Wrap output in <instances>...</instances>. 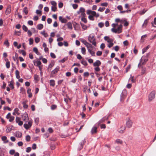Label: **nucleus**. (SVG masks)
<instances>
[{"label": "nucleus", "instance_id": "f257e3e1", "mask_svg": "<svg viewBox=\"0 0 156 156\" xmlns=\"http://www.w3.org/2000/svg\"><path fill=\"white\" fill-rule=\"evenodd\" d=\"M118 23H113L112 25L113 27L111 29V31L113 33L117 34H120L122 31V25H120L118 26L117 28L116 29V27L118 26Z\"/></svg>", "mask_w": 156, "mask_h": 156}, {"label": "nucleus", "instance_id": "f03ea898", "mask_svg": "<svg viewBox=\"0 0 156 156\" xmlns=\"http://www.w3.org/2000/svg\"><path fill=\"white\" fill-rule=\"evenodd\" d=\"M88 40L94 46H96V38L94 34H91L89 35L88 37Z\"/></svg>", "mask_w": 156, "mask_h": 156}, {"label": "nucleus", "instance_id": "7ed1b4c3", "mask_svg": "<svg viewBox=\"0 0 156 156\" xmlns=\"http://www.w3.org/2000/svg\"><path fill=\"white\" fill-rule=\"evenodd\" d=\"M87 14L88 15L91 14V16L98 18L99 16V14L98 13H96L94 11H92L90 10H88L87 11Z\"/></svg>", "mask_w": 156, "mask_h": 156}, {"label": "nucleus", "instance_id": "20e7f679", "mask_svg": "<svg viewBox=\"0 0 156 156\" xmlns=\"http://www.w3.org/2000/svg\"><path fill=\"white\" fill-rule=\"evenodd\" d=\"M148 60V59L147 58H145V57L144 56H142L140 60V62L138 65V66L139 67L140 66H141L144 65Z\"/></svg>", "mask_w": 156, "mask_h": 156}, {"label": "nucleus", "instance_id": "39448f33", "mask_svg": "<svg viewBox=\"0 0 156 156\" xmlns=\"http://www.w3.org/2000/svg\"><path fill=\"white\" fill-rule=\"evenodd\" d=\"M85 12V9L83 7H81L80 8L79 10L77 11V13L78 14H80L81 15L80 16V17H84L86 16V14Z\"/></svg>", "mask_w": 156, "mask_h": 156}, {"label": "nucleus", "instance_id": "423d86ee", "mask_svg": "<svg viewBox=\"0 0 156 156\" xmlns=\"http://www.w3.org/2000/svg\"><path fill=\"white\" fill-rule=\"evenodd\" d=\"M32 123V121H30L28 122V123H24L23 125V126L26 129L28 130L31 127Z\"/></svg>", "mask_w": 156, "mask_h": 156}, {"label": "nucleus", "instance_id": "0eeeda50", "mask_svg": "<svg viewBox=\"0 0 156 156\" xmlns=\"http://www.w3.org/2000/svg\"><path fill=\"white\" fill-rule=\"evenodd\" d=\"M155 92L154 91H153L150 93L148 96V100L149 101H151L155 98Z\"/></svg>", "mask_w": 156, "mask_h": 156}, {"label": "nucleus", "instance_id": "6e6552de", "mask_svg": "<svg viewBox=\"0 0 156 156\" xmlns=\"http://www.w3.org/2000/svg\"><path fill=\"white\" fill-rule=\"evenodd\" d=\"M51 4L52 5L51 7V10L52 11L55 12L57 10L56 5L57 3L55 1H52L51 2Z\"/></svg>", "mask_w": 156, "mask_h": 156}, {"label": "nucleus", "instance_id": "1a4fd4ad", "mask_svg": "<svg viewBox=\"0 0 156 156\" xmlns=\"http://www.w3.org/2000/svg\"><path fill=\"white\" fill-rule=\"evenodd\" d=\"M22 120L25 122H27L29 120L28 115L27 113H24L22 116Z\"/></svg>", "mask_w": 156, "mask_h": 156}, {"label": "nucleus", "instance_id": "9d476101", "mask_svg": "<svg viewBox=\"0 0 156 156\" xmlns=\"http://www.w3.org/2000/svg\"><path fill=\"white\" fill-rule=\"evenodd\" d=\"M127 94V92L126 90H124L122 91L121 94L120 98V101H122L125 98L126 94Z\"/></svg>", "mask_w": 156, "mask_h": 156}, {"label": "nucleus", "instance_id": "9b49d317", "mask_svg": "<svg viewBox=\"0 0 156 156\" xmlns=\"http://www.w3.org/2000/svg\"><path fill=\"white\" fill-rule=\"evenodd\" d=\"M59 67L57 66L51 72V77H53L54 75L59 70Z\"/></svg>", "mask_w": 156, "mask_h": 156}, {"label": "nucleus", "instance_id": "f8f14e48", "mask_svg": "<svg viewBox=\"0 0 156 156\" xmlns=\"http://www.w3.org/2000/svg\"><path fill=\"white\" fill-rule=\"evenodd\" d=\"M126 129V127L125 126L122 125L118 129V132L120 133H124V132Z\"/></svg>", "mask_w": 156, "mask_h": 156}, {"label": "nucleus", "instance_id": "ddd939ff", "mask_svg": "<svg viewBox=\"0 0 156 156\" xmlns=\"http://www.w3.org/2000/svg\"><path fill=\"white\" fill-rule=\"evenodd\" d=\"M133 124V122L129 118H128L126 122L127 127L128 128H131Z\"/></svg>", "mask_w": 156, "mask_h": 156}, {"label": "nucleus", "instance_id": "4468645a", "mask_svg": "<svg viewBox=\"0 0 156 156\" xmlns=\"http://www.w3.org/2000/svg\"><path fill=\"white\" fill-rule=\"evenodd\" d=\"M110 116V115H108V116H105L104 117L102 118L99 122L98 123L99 124H100L101 123L103 122H105V120H107L108 119L109 117Z\"/></svg>", "mask_w": 156, "mask_h": 156}, {"label": "nucleus", "instance_id": "2eb2a0df", "mask_svg": "<svg viewBox=\"0 0 156 156\" xmlns=\"http://www.w3.org/2000/svg\"><path fill=\"white\" fill-rule=\"evenodd\" d=\"M16 121L17 123H18L19 125L21 126L23 124V122L20 120V118L19 117H16Z\"/></svg>", "mask_w": 156, "mask_h": 156}, {"label": "nucleus", "instance_id": "dca6fc26", "mask_svg": "<svg viewBox=\"0 0 156 156\" xmlns=\"http://www.w3.org/2000/svg\"><path fill=\"white\" fill-rule=\"evenodd\" d=\"M104 39L108 43L113 42L114 40L110 38L108 36H106L104 37Z\"/></svg>", "mask_w": 156, "mask_h": 156}, {"label": "nucleus", "instance_id": "f3484780", "mask_svg": "<svg viewBox=\"0 0 156 156\" xmlns=\"http://www.w3.org/2000/svg\"><path fill=\"white\" fill-rule=\"evenodd\" d=\"M101 64V63L100 61L97 60L95 62L93 63V66L94 67L99 66Z\"/></svg>", "mask_w": 156, "mask_h": 156}, {"label": "nucleus", "instance_id": "a211bd4d", "mask_svg": "<svg viewBox=\"0 0 156 156\" xmlns=\"http://www.w3.org/2000/svg\"><path fill=\"white\" fill-rule=\"evenodd\" d=\"M59 20L62 23H66L67 21V20L65 18H63L61 16L59 17Z\"/></svg>", "mask_w": 156, "mask_h": 156}, {"label": "nucleus", "instance_id": "6ab92c4d", "mask_svg": "<svg viewBox=\"0 0 156 156\" xmlns=\"http://www.w3.org/2000/svg\"><path fill=\"white\" fill-rule=\"evenodd\" d=\"M15 136L16 137H18V138L21 137L22 136V133L21 132H20L19 131L16 132L15 133Z\"/></svg>", "mask_w": 156, "mask_h": 156}, {"label": "nucleus", "instance_id": "aec40b11", "mask_svg": "<svg viewBox=\"0 0 156 156\" xmlns=\"http://www.w3.org/2000/svg\"><path fill=\"white\" fill-rule=\"evenodd\" d=\"M28 102L27 100H26L23 101L22 102V105H23V107L24 109H27L28 107V105L26 103Z\"/></svg>", "mask_w": 156, "mask_h": 156}, {"label": "nucleus", "instance_id": "412c9836", "mask_svg": "<svg viewBox=\"0 0 156 156\" xmlns=\"http://www.w3.org/2000/svg\"><path fill=\"white\" fill-rule=\"evenodd\" d=\"M13 127V126H8L7 127L6 132L7 133H9L10 132V131L13 130L12 128Z\"/></svg>", "mask_w": 156, "mask_h": 156}, {"label": "nucleus", "instance_id": "4be33fe9", "mask_svg": "<svg viewBox=\"0 0 156 156\" xmlns=\"http://www.w3.org/2000/svg\"><path fill=\"white\" fill-rule=\"evenodd\" d=\"M85 142V140H83L82 142L80 144V146L78 148V149L79 150H81L83 148V145L84 144Z\"/></svg>", "mask_w": 156, "mask_h": 156}, {"label": "nucleus", "instance_id": "5701e85b", "mask_svg": "<svg viewBox=\"0 0 156 156\" xmlns=\"http://www.w3.org/2000/svg\"><path fill=\"white\" fill-rule=\"evenodd\" d=\"M1 139L2 141H4V143H6L8 142L9 141L7 140V137L5 136H2Z\"/></svg>", "mask_w": 156, "mask_h": 156}, {"label": "nucleus", "instance_id": "b1692460", "mask_svg": "<svg viewBox=\"0 0 156 156\" xmlns=\"http://www.w3.org/2000/svg\"><path fill=\"white\" fill-rule=\"evenodd\" d=\"M27 93L28 94V96L29 98H31L32 96V93H31V89L30 88H28L27 90Z\"/></svg>", "mask_w": 156, "mask_h": 156}, {"label": "nucleus", "instance_id": "393cba45", "mask_svg": "<svg viewBox=\"0 0 156 156\" xmlns=\"http://www.w3.org/2000/svg\"><path fill=\"white\" fill-rule=\"evenodd\" d=\"M97 127H93L91 130V133L92 134L95 133L97 132Z\"/></svg>", "mask_w": 156, "mask_h": 156}, {"label": "nucleus", "instance_id": "a878e982", "mask_svg": "<svg viewBox=\"0 0 156 156\" xmlns=\"http://www.w3.org/2000/svg\"><path fill=\"white\" fill-rule=\"evenodd\" d=\"M115 143L118 144H122L123 141L122 140L120 139H117L115 141Z\"/></svg>", "mask_w": 156, "mask_h": 156}, {"label": "nucleus", "instance_id": "bb28decb", "mask_svg": "<svg viewBox=\"0 0 156 156\" xmlns=\"http://www.w3.org/2000/svg\"><path fill=\"white\" fill-rule=\"evenodd\" d=\"M88 51L89 52V53L92 56H95V52L93 51L92 50V49H88Z\"/></svg>", "mask_w": 156, "mask_h": 156}, {"label": "nucleus", "instance_id": "cd10ccee", "mask_svg": "<svg viewBox=\"0 0 156 156\" xmlns=\"http://www.w3.org/2000/svg\"><path fill=\"white\" fill-rule=\"evenodd\" d=\"M149 20V19H146L145 20L144 23L142 25V27H146V26L148 23V20Z\"/></svg>", "mask_w": 156, "mask_h": 156}, {"label": "nucleus", "instance_id": "c85d7f7f", "mask_svg": "<svg viewBox=\"0 0 156 156\" xmlns=\"http://www.w3.org/2000/svg\"><path fill=\"white\" fill-rule=\"evenodd\" d=\"M150 45H148L146 48H144L142 49V53L143 54L145 53L147 50L150 48Z\"/></svg>", "mask_w": 156, "mask_h": 156}, {"label": "nucleus", "instance_id": "c756f323", "mask_svg": "<svg viewBox=\"0 0 156 156\" xmlns=\"http://www.w3.org/2000/svg\"><path fill=\"white\" fill-rule=\"evenodd\" d=\"M15 74H16V78L17 79H19L20 78V76L19 75L20 72L18 70H16V71Z\"/></svg>", "mask_w": 156, "mask_h": 156}, {"label": "nucleus", "instance_id": "7c9ffc66", "mask_svg": "<svg viewBox=\"0 0 156 156\" xmlns=\"http://www.w3.org/2000/svg\"><path fill=\"white\" fill-rule=\"evenodd\" d=\"M134 76H131L129 80V82H131L132 83H135V80L134 79Z\"/></svg>", "mask_w": 156, "mask_h": 156}, {"label": "nucleus", "instance_id": "2f4dec72", "mask_svg": "<svg viewBox=\"0 0 156 156\" xmlns=\"http://www.w3.org/2000/svg\"><path fill=\"white\" fill-rule=\"evenodd\" d=\"M33 51L37 55H40V53L38 51V49L36 47H34L33 48Z\"/></svg>", "mask_w": 156, "mask_h": 156}, {"label": "nucleus", "instance_id": "473e14b6", "mask_svg": "<svg viewBox=\"0 0 156 156\" xmlns=\"http://www.w3.org/2000/svg\"><path fill=\"white\" fill-rule=\"evenodd\" d=\"M37 28L39 30L42 29L43 27V25L42 24H38L37 26Z\"/></svg>", "mask_w": 156, "mask_h": 156}, {"label": "nucleus", "instance_id": "72a5a7b5", "mask_svg": "<svg viewBox=\"0 0 156 156\" xmlns=\"http://www.w3.org/2000/svg\"><path fill=\"white\" fill-rule=\"evenodd\" d=\"M14 82L13 81H11L9 84V86L11 87L12 89H13L14 88V86H13Z\"/></svg>", "mask_w": 156, "mask_h": 156}, {"label": "nucleus", "instance_id": "f704fd0d", "mask_svg": "<svg viewBox=\"0 0 156 156\" xmlns=\"http://www.w3.org/2000/svg\"><path fill=\"white\" fill-rule=\"evenodd\" d=\"M86 46L87 47L88 50V49H92L93 48V46L92 45L89 43L87 44Z\"/></svg>", "mask_w": 156, "mask_h": 156}, {"label": "nucleus", "instance_id": "c9c22d12", "mask_svg": "<svg viewBox=\"0 0 156 156\" xmlns=\"http://www.w3.org/2000/svg\"><path fill=\"white\" fill-rule=\"evenodd\" d=\"M50 85L51 86H54L55 85V81L54 80H50Z\"/></svg>", "mask_w": 156, "mask_h": 156}, {"label": "nucleus", "instance_id": "e433bc0d", "mask_svg": "<svg viewBox=\"0 0 156 156\" xmlns=\"http://www.w3.org/2000/svg\"><path fill=\"white\" fill-rule=\"evenodd\" d=\"M67 26L68 28L70 29H72L73 27H72V23L70 22H69L67 24Z\"/></svg>", "mask_w": 156, "mask_h": 156}, {"label": "nucleus", "instance_id": "4c0bfd02", "mask_svg": "<svg viewBox=\"0 0 156 156\" xmlns=\"http://www.w3.org/2000/svg\"><path fill=\"white\" fill-rule=\"evenodd\" d=\"M85 16L82 17H81V20L85 23H87V19L85 17Z\"/></svg>", "mask_w": 156, "mask_h": 156}, {"label": "nucleus", "instance_id": "58836bf2", "mask_svg": "<svg viewBox=\"0 0 156 156\" xmlns=\"http://www.w3.org/2000/svg\"><path fill=\"white\" fill-rule=\"evenodd\" d=\"M80 24L81 25V26L82 27V28L85 30H86L87 28V26L84 24H83L80 23Z\"/></svg>", "mask_w": 156, "mask_h": 156}, {"label": "nucleus", "instance_id": "ea45409f", "mask_svg": "<svg viewBox=\"0 0 156 156\" xmlns=\"http://www.w3.org/2000/svg\"><path fill=\"white\" fill-rule=\"evenodd\" d=\"M34 80H36L37 81H38L39 80V76L37 75H34Z\"/></svg>", "mask_w": 156, "mask_h": 156}, {"label": "nucleus", "instance_id": "a19ab883", "mask_svg": "<svg viewBox=\"0 0 156 156\" xmlns=\"http://www.w3.org/2000/svg\"><path fill=\"white\" fill-rule=\"evenodd\" d=\"M27 7H25L23 10V12L25 13L26 15H27L28 13V11L27 9Z\"/></svg>", "mask_w": 156, "mask_h": 156}, {"label": "nucleus", "instance_id": "79ce46f5", "mask_svg": "<svg viewBox=\"0 0 156 156\" xmlns=\"http://www.w3.org/2000/svg\"><path fill=\"white\" fill-rule=\"evenodd\" d=\"M11 12V10L10 8H7L5 12V13L6 15H8Z\"/></svg>", "mask_w": 156, "mask_h": 156}, {"label": "nucleus", "instance_id": "37998d69", "mask_svg": "<svg viewBox=\"0 0 156 156\" xmlns=\"http://www.w3.org/2000/svg\"><path fill=\"white\" fill-rule=\"evenodd\" d=\"M81 63L83 65L85 66H87V63L86 61L84 60H82L81 61Z\"/></svg>", "mask_w": 156, "mask_h": 156}, {"label": "nucleus", "instance_id": "c03bdc74", "mask_svg": "<svg viewBox=\"0 0 156 156\" xmlns=\"http://www.w3.org/2000/svg\"><path fill=\"white\" fill-rule=\"evenodd\" d=\"M146 69L145 68H142L141 71V74L143 75L146 72Z\"/></svg>", "mask_w": 156, "mask_h": 156}, {"label": "nucleus", "instance_id": "a18cd8bd", "mask_svg": "<svg viewBox=\"0 0 156 156\" xmlns=\"http://www.w3.org/2000/svg\"><path fill=\"white\" fill-rule=\"evenodd\" d=\"M41 34L43 35L45 37H47L48 35L47 33L45 32V31L44 30L42 32H41Z\"/></svg>", "mask_w": 156, "mask_h": 156}, {"label": "nucleus", "instance_id": "49530a36", "mask_svg": "<svg viewBox=\"0 0 156 156\" xmlns=\"http://www.w3.org/2000/svg\"><path fill=\"white\" fill-rule=\"evenodd\" d=\"M81 52L83 55H85L86 54V49L85 48H82Z\"/></svg>", "mask_w": 156, "mask_h": 156}, {"label": "nucleus", "instance_id": "de8ad7c7", "mask_svg": "<svg viewBox=\"0 0 156 156\" xmlns=\"http://www.w3.org/2000/svg\"><path fill=\"white\" fill-rule=\"evenodd\" d=\"M39 122V118L38 117L34 118V122L37 124V125Z\"/></svg>", "mask_w": 156, "mask_h": 156}, {"label": "nucleus", "instance_id": "09e8293b", "mask_svg": "<svg viewBox=\"0 0 156 156\" xmlns=\"http://www.w3.org/2000/svg\"><path fill=\"white\" fill-rule=\"evenodd\" d=\"M23 29L25 32H27L28 31V28L25 25H23L22 26Z\"/></svg>", "mask_w": 156, "mask_h": 156}, {"label": "nucleus", "instance_id": "8fccbe9b", "mask_svg": "<svg viewBox=\"0 0 156 156\" xmlns=\"http://www.w3.org/2000/svg\"><path fill=\"white\" fill-rule=\"evenodd\" d=\"M40 40V38L38 37H36L35 38V41L36 43L39 42Z\"/></svg>", "mask_w": 156, "mask_h": 156}, {"label": "nucleus", "instance_id": "3c124183", "mask_svg": "<svg viewBox=\"0 0 156 156\" xmlns=\"http://www.w3.org/2000/svg\"><path fill=\"white\" fill-rule=\"evenodd\" d=\"M94 16H92L90 15L88 16V18L90 20L93 21L94 20Z\"/></svg>", "mask_w": 156, "mask_h": 156}, {"label": "nucleus", "instance_id": "603ef678", "mask_svg": "<svg viewBox=\"0 0 156 156\" xmlns=\"http://www.w3.org/2000/svg\"><path fill=\"white\" fill-rule=\"evenodd\" d=\"M30 137L29 135H27L26 137V140L27 141H29L30 140Z\"/></svg>", "mask_w": 156, "mask_h": 156}, {"label": "nucleus", "instance_id": "864d4df0", "mask_svg": "<svg viewBox=\"0 0 156 156\" xmlns=\"http://www.w3.org/2000/svg\"><path fill=\"white\" fill-rule=\"evenodd\" d=\"M14 35L20 36V31H14Z\"/></svg>", "mask_w": 156, "mask_h": 156}, {"label": "nucleus", "instance_id": "5fc2aeb1", "mask_svg": "<svg viewBox=\"0 0 156 156\" xmlns=\"http://www.w3.org/2000/svg\"><path fill=\"white\" fill-rule=\"evenodd\" d=\"M113 49H114L116 51H117L119 50V47L118 46H116L113 48Z\"/></svg>", "mask_w": 156, "mask_h": 156}, {"label": "nucleus", "instance_id": "6e6d98bb", "mask_svg": "<svg viewBox=\"0 0 156 156\" xmlns=\"http://www.w3.org/2000/svg\"><path fill=\"white\" fill-rule=\"evenodd\" d=\"M113 44H113V42H111V43H109L108 44V47L109 48H110L113 46Z\"/></svg>", "mask_w": 156, "mask_h": 156}, {"label": "nucleus", "instance_id": "4d7b16f0", "mask_svg": "<svg viewBox=\"0 0 156 156\" xmlns=\"http://www.w3.org/2000/svg\"><path fill=\"white\" fill-rule=\"evenodd\" d=\"M29 44L30 45H31L33 44V42H34V40L33 38H30L29 39Z\"/></svg>", "mask_w": 156, "mask_h": 156}, {"label": "nucleus", "instance_id": "13d9d810", "mask_svg": "<svg viewBox=\"0 0 156 156\" xmlns=\"http://www.w3.org/2000/svg\"><path fill=\"white\" fill-rule=\"evenodd\" d=\"M10 63L9 61H8L6 63V68L8 69L10 67Z\"/></svg>", "mask_w": 156, "mask_h": 156}, {"label": "nucleus", "instance_id": "bf43d9fd", "mask_svg": "<svg viewBox=\"0 0 156 156\" xmlns=\"http://www.w3.org/2000/svg\"><path fill=\"white\" fill-rule=\"evenodd\" d=\"M19 110L18 108H15L14 110V112H15V113H16L18 115H19L20 114V113L18 112Z\"/></svg>", "mask_w": 156, "mask_h": 156}, {"label": "nucleus", "instance_id": "052dcab7", "mask_svg": "<svg viewBox=\"0 0 156 156\" xmlns=\"http://www.w3.org/2000/svg\"><path fill=\"white\" fill-rule=\"evenodd\" d=\"M102 54V51H98L96 53V55L97 56H101Z\"/></svg>", "mask_w": 156, "mask_h": 156}, {"label": "nucleus", "instance_id": "680f3d73", "mask_svg": "<svg viewBox=\"0 0 156 156\" xmlns=\"http://www.w3.org/2000/svg\"><path fill=\"white\" fill-rule=\"evenodd\" d=\"M105 9V8L104 7H100L98 9V11H99L102 12L104 11Z\"/></svg>", "mask_w": 156, "mask_h": 156}, {"label": "nucleus", "instance_id": "e2e57ef3", "mask_svg": "<svg viewBox=\"0 0 156 156\" xmlns=\"http://www.w3.org/2000/svg\"><path fill=\"white\" fill-rule=\"evenodd\" d=\"M104 25V23L102 22L98 24V26L100 28L102 27Z\"/></svg>", "mask_w": 156, "mask_h": 156}, {"label": "nucleus", "instance_id": "0e129e2a", "mask_svg": "<svg viewBox=\"0 0 156 156\" xmlns=\"http://www.w3.org/2000/svg\"><path fill=\"white\" fill-rule=\"evenodd\" d=\"M50 56L53 58H56L55 55L53 53H52V52L51 53Z\"/></svg>", "mask_w": 156, "mask_h": 156}, {"label": "nucleus", "instance_id": "69168bd1", "mask_svg": "<svg viewBox=\"0 0 156 156\" xmlns=\"http://www.w3.org/2000/svg\"><path fill=\"white\" fill-rule=\"evenodd\" d=\"M4 44L7 46V47H9V43L8 40H6L5 41L4 43Z\"/></svg>", "mask_w": 156, "mask_h": 156}, {"label": "nucleus", "instance_id": "338daca9", "mask_svg": "<svg viewBox=\"0 0 156 156\" xmlns=\"http://www.w3.org/2000/svg\"><path fill=\"white\" fill-rule=\"evenodd\" d=\"M56 107L57 106L55 105H52L51 106V108L52 110L55 109V108H56Z\"/></svg>", "mask_w": 156, "mask_h": 156}, {"label": "nucleus", "instance_id": "774afa93", "mask_svg": "<svg viewBox=\"0 0 156 156\" xmlns=\"http://www.w3.org/2000/svg\"><path fill=\"white\" fill-rule=\"evenodd\" d=\"M117 8L119 10L121 11L122 9L123 8L122 5H119L117 6Z\"/></svg>", "mask_w": 156, "mask_h": 156}]
</instances>
